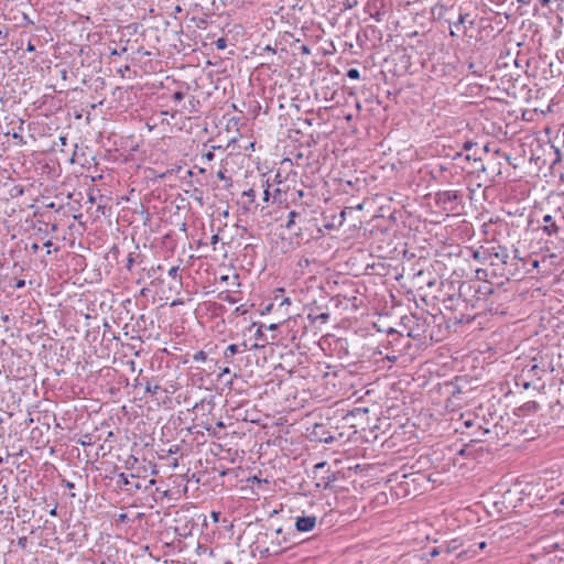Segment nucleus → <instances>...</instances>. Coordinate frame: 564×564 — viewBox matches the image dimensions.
<instances>
[{"label": "nucleus", "mask_w": 564, "mask_h": 564, "mask_svg": "<svg viewBox=\"0 0 564 564\" xmlns=\"http://www.w3.org/2000/svg\"><path fill=\"white\" fill-rule=\"evenodd\" d=\"M459 296L466 301V305H469L473 314L494 312L495 301L491 296L495 294L492 284L488 281H463L458 286Z\"/></svg>", "instance_id": "f257e3e1"}, {"label": "nucleus", "mask_w": 564, "mask_h": 564, "mask_svg": "<svg viewBox=\"0 0 564 564\" xmlns=\"http://www.w3.org/2000/svg\"><path fill=\"white\" fill-rule=\"evenodd\" d=\"M551 371H553V366L550 357L539 354L532 357L530 362L523 367L520 377L517 379V386L541 391L545 388L543 378Z\"/></svg>", "instance_id": "f03ea898"}, {"label": "nucleus", "mask_w": 564, "mask_h": 564, "mask_svg": "<svg viewBox=\"0 0 564 564\" xmlns=\"http://www.w3.org/2000/svg\"><path fill=\"white\" fill-rule=\"evenodd\" d=\"M313 474L314 478L317 480V488L326 489L337 479L335 473L327 467L325 462L316 464L314 466Z\"/></svg>", "instance_id": "7ed1b4c3"}, {"label": "nucleus", "mask_w": 564, "mask_h": 564, "mask_svg": "<svg viewBox=\"0 0 564 564\" xmlns=\"http://www.w3.org/2000/svg\"><path fill=\"white\" fill-rule=\"evenodd\" d=\"M509 259V252L506 247L497 246L482 250V260L491 265L506 264Z\"/></svg>", "instance_id": "20e7f679"}, {"label": "nucleus", "mask_w": 564, "mask_h": 564, "mask_svg": "<svg viewBox=\"0 0 564 564\" xmlns=\"http://www.w3.org/2000/svg\"><path fill=\"white\" fill-rule=\"evenodd\" d=\"M116 484L120 490L128 491L129 494H134L142 488L139 478L133 474L127 475L120 473L116 479Z\"/></svg>", "instance_id": "39448f33"}, {"label": "nucleus", "mask_w": 564, "mask_h": 564, "mask_svg": "<svg viewBox=\"0 0 564 564\" xmlns=\"http://www.w3.org/2000/svg\"><path fill=\"white\" fill-rule=\"evenodd\" d=\"M196 552L205 557L207 564H231L221 556V549H212L207 545L198 544Z\"/></svg>", "instance_id": "423d86ee"}, {"label": "nucleus", "mask_w": 564, "mask_h": 564, "mask_svg": "<svg viewBox=\"0 0 564 564\" xmlns=\"http://www.w3.org/2000/svg\"><path fill=\"white\" fill-rule=\"evenodd\" d=\"M456 313H454L455 315L453 316V318L457 322V323H469L470 321L475 319L476 317V314H473L471 312V308L469 307V305H466V301L464 299H462L459 295H458V301L456 302Z\"/></svg>", "instance_id": "0eeeda50"}, {"label": "nucleus", "mask_w": 564, "mask_h": 564, "mask_svg": "<svg viewBox=\"0 0 564 564\" xmlns=\"http://www.w3.org/2000/svg\"><path fill=\"white\" fill-rule=\"evenodd\" d=\"M317 525V517L302 514L295 518L294 528L297 532H312Z\"/></svg>", "instance_id": "6e6552de"}, {"label": "nucleus", "mask_w": 564, "mask_h": 564, "mask_svg": "<svg viewBox=\"0 0 564 564\" xmlns=\"http://www.w3.org/2000/svg\"><path fill=\"white\" fill-rule=\"evenodd\" d=\"M313 440L316 442L332 443L335 436L326 430L324 424H315L312 431Z\"/></svg>", "instance_id": "1a4fd4ad"}, {"label": "nucleus", "mask_w": 564, "mask_h": 564, "mask_svg": "<svg viewBox=\"0 0 564 564\" xmlns=\"http://www.w3.org/2000/svg\"><path fill=\"white\" fill-rule=\"evenodd\" d=\"M242 346H243L242 349L240 348L239 345H236V344H231V345L227 346L223 354L224 362L227 365H234L235 356L238 354H242V352L247 351V349H248L246 344H243Z\"/></svg>", "instance_id": "9d476101"}, {"label": "nucleus", "mask_w": 564, "mask_h": 564, "mask_svg": "<svg viewBox=\"0 0 564 564\" xmlns=\"http://www.w3.org/2000/svg\"><path fill=\"white\" fill-rule=\"evenodd\" d=\"M540 410V404L536 401H528L523 403L521 406L516 409V415L525 416L532 413H535Z\"/></svg>", "instance_id": "9b49d317"}, {"label": "nucleus", "mask_w": 564, "mask_h": 564, "mask_svg": "<svg viewBox=\"0 0 564 564\" xmlns=\"http://www.w3.org/2000/svg\"><path fill=\"white\" fill-rule=\"evenodd\" d=\"M543 231L549 236L556 235L560 231V227L556 225L555 220L551 215H545L543 217Z\"/></svg>", "instance_id": "f8f14e48"}, {"label": "nucleus", "mask_w": 564, "mask_h": 564, "mask_svg": "<svg viewBox=\"0 0 564 564\" xmlns=\"http://www.w3.org/2000/svg\"><path fill=\"white\" fill-rule=\"evenodd\" d=\"M443 554H452L463 546L460 539H453L441 544Z\"/></svg>", "instance_id": "ddd939ff"}, {"label": "nucleus", "mask_w": 564, "mask_h": 564, "mask_svg": "<svg viewBox=\"0 0 564 564\" xmlns=\"http://www.w3.org/2000/svg\"><path fill=\"white\" fill-rule=\"evenodd\" d=\"M288 221H286V225L285 227L289 229V230H295L296 229V219H301L302 218V213L301 212H297V210H291L289 213V216H288ZM302 230L301 227H297V231H295V234H299L300 231Z\"/></svg>", "instance_id": "4468645a"}, {"label": "nucleus", "mask_w": 564, "mask_h": 564, "mask_svg": "<svg viewBox=\"0 0 564 564\" xmlns=\"http://www.w3.org/2000/svg\"><path fill=\"white\" fill-rule=\"evenodd\" d=\"M243 209L250 210L251 205L256 204V192L253 188L242 192Z\"/></svg>", "instance_id": "2eb2a0df"}, {"label": "nucleus", "mask_w": 564, "mask_h": 564, "mask_svg": "<svg viewBox=\"0 0 564 564\" xmlns=\"http://www.w3.org/2000/svg\"><path fill=\"white\" fill-rule=\"evenodd\" d=\"M458 301L457 294H449L447 297L443 300V306L446 311H451L452 313H456V302Z\"/></svg>", "instance_id": "dca6fc26"}, {"label": "nucleus", "mask_w": 564, "mask_h": 564, "mask_svg": "<svg viewBox=\"0 0 564 564\" xmlns=\"http://www.w3.org/2000/svg\"><path fill=\"white\" fill-rule=\"evenodd\" d=\"M438 200L442 203L455 202L459 198V194L456 191H445L437 194Z\"/></svg>", "instance_id": "f3484780"}, {"label": "nucleus", "mask_w": 564, "mask_h": 564, "mask_svg": "<svg viewBox=\"0 0 564 564\" xmlns=\"http://www.w3.org/2000/svg\"><path fill=\"white\" fill-rule=\"evenodd\" d=\"M261 187L263 188V202L264 203H268L270 200V197H271V192H270V183H269V178H264V175L262 176L261 178Z\"/></svg>", "instance_id": "a211bd4d"}, {"label": "nucleus", "mask_w": 564, "mask_h": 564, "mask_svg": "<svg viewBox=\"0 0 564 564\" xmlns=\"http://www.w3.org/2000/svg\"><path fill=\"white\" fill-rule=\"evenodd\" d=\"M475 549L473 550H469V552H471L473 554L470 556H476L479 554V551H482L486 546H487V543L485 541L482 542H479L478 544H475ZM468 551H462L457 554V557H463L465 555H467Z\"/></svg>", "instance_id": "6ab92c4d"}, {"label": "nucleus", "mask_w": 564, "mask_h": 564, "mask_svg": "<svg viewBox=\"0 0 564 564\" xmlns=\"http://www.w3.org/2000/svg\"><path fill=\"white\" fill-rule=\"evenodd\" d=\"M160 389H161V387L159 384H152L149 381L145 384V392H148L150 394H156Z\"/></svg>", "instance_id": "aec40b11"}, {"label": "nucleus", "mask_w": 564, "mask_h": 564, "mask_svg": "<svg viewBox=\"0 0 564 564\" xmlns=\"http://www.w3.org/2000/svg\"><path fill=\"white\" fill-rule=\"evenodd\" d=\"M468 13H459L458 20L453 23V26L458 29L460 25L467 22Z\"/></svg>", "instance_id": "412c9836"}, {"label": "nucleus", "mask_w": 564, "mask_h": 564, "mask_svg": "<svg viewBox=\"0 0 564 564\" xmlns=\"http://www.w3.org/2000/svg\"><path fill=\"white\" fill-rule=\"evenodd\" d=\"M347 76L350 79H359L360 78V72L357 68H349L347 70Z\"/></svg>", "instance_id": "4be33fe9"}, {"label": "nucleus", "mask_w": 564, "mask_h": 564, "mask_svg": "<svg viewBox=\"0 0 564 564\" xmlns=\"http://www.w3.org/2000/svg\"><path fill=\"white\" fill-rule=\"evenodd\" d=\"M388 335L392 337V340L389 341L391 345L394 341H400L401 340V335L397 330H394V329H390Z\"/></svg>", "instance_id": "5701e85b"}, {"label": "nucleus", "mask_w": 564, "mask_h": 564, "mask_svg": "<svg viewBox=\"0 0 564 564\" xmlns=\"http://www.w3.org/2000/svg\"><path fill=\"white\" fill-rule=\"evenodd\" d=\"M217 429H219V430L225 429V423H224L223 421H220V420H219V421H217V422L215 423V427H214L213 430H212L210 427H206V430H207L208 432L213 433V434H216V433H217V432H216V430H217Z\"/></svg>", "instance_id": "b1692460"}, {"label": "nucleus", "mask_w": 564, "mask_h": 564, "mask_svg": "<svg viewBox=\"0 0 564 564\" xmlns=\"http://www.w3.org/2000/svg\"><path fill=\"white\" fill-rule=\"evenodd\" d=\"M215 44H216V47H217L218 50H225V48H226V46H227V41H226V39H224V37H219V39L215 42Z\"/></svg>", "instance_id": "393cba45"}, {"label": "nucleus", "mask_w": 564, "mask_h": 564, "mask_svg": "<svg viewBox=\"0 0 564 564\" xmlns=\"http://www.w3.org/2000/svg\"><path fill=\"white\" fill-rule=\"evenodd\" d=\"M441 554H443V550H442V546H441V545H438V546H434V547H432V550L430 551V555H431L432 557L438 556V555H441Z\"/></svg>", "instance_id": "a878e982"}, {"label": "nucleus", "mask_w": 564, "mask_h": 564, "mask_svg": "<svg viewBox=\"0 0 564 564\" xmlns=\"http://www.w3.org/2000/svg\"><path fill=\"white\" fill-rule=\"evenodd\" d=\"M178 270H180L178 265H174V267H172V268L169 270V272H167L169 276H170V278H172V279H176V278H177V275H178Z\"/></svg>", "instance_id": "bb28decb"}, {"label": "nucleus", "mask_w": 564, "mask_h": 564, "mask_svg": "<svg viewBox=\"0 0 564 564\" xmlns=\"http://www.w3.org/2000/svg\"><path fill=\"white\" fill-rule=\"evenodd\" d=\"M24 285H25V281H24V280H22V279H15V280H14V283H12V284H11V286H12L13 289H15V290H18V289H22V288H24Z\"/></svg>", "instance_id": "cd10ccee"}, {"label": "nucleus", "mask_w": 564, "mask_h": 564, "mask_svg": "<svg viewBox=\"0 0 564 564\" xmlns=\"http://www.w3.org/2000/svg\"><path fill=\"white\" fill-rule=\"evenodd\" d=\"M184 97H185V94H184L183 91H181V90L175 91V93L173 94V96H172L173 100H174V101H177V102H178V101H181V100H183V99H184Z\"/></svg>", "instance_id": "c85d7f7f"}, {"label": "nucleus", "mask_w": 564, "mask_h": 564, "mask_svg": "<svg viewBox=\"0 0 564 564\" xmlns=\"http://www.w3.org/2000/svg\"><path fill=\"white\" fill-rule=\"evenodd\" d=\"M26 545H28V538L26 536H21L18 539V546L21 547L22 550L26 549Z\"/></svg>", "instance_id": "c756f323"}, {"label": "nucleus", "mask_w": 564, "mask_h": 564, "mask_svg": "<svg viewBox=\"0 0 564 564\" xmlns=\"http://www.w3.org/2000/svg\"><path fill=\"white\" fill-rule=\"evenodd\" d=\"M134 262V253H129L128 258H127V269L128 270H131V267Z\"/></svg>", "instance_id": "7c9ffc66"}, {"label": "nucleus", "mask_w": 564, "mask_h": 564, "mask_svg": "<svg viewBox=\"0 0 564 564\" xmlns=\"http://www.w3.org/2000/svg\"><path fill=\"white\" fill-rule=\"evenodd\" d=\"M203 158L207 161V162H210L215 159V153L213 151H208L206 153L203 154Z\"/></svg>", "instance_id": "2f4dec72"}, {"label": "nucleus", "mask_w": 564, "mask_h": 564, "mask_svg": "<svg viewBox=\"0 0 564 564\" xmlns=\"http://www.w3.org/2000/svg\"><path fill=\"white\" fill-rule=\"evenodd\" d=\"M473 258H474L475 260H477V261L485 262V261L482 260V251H480V250H476V251H474V253H473Z\"/></svg>", "instance_id": "473e14b6"}, {"label": "nucleus", "mask_w": 564, "mask_h": 564, "mask_svg": "<svg viewBox=\"0 0 564 564\" xmlns=\"http://www.w3.org/2000/svg\"><path fill=\"white\" fill-rule=\"evenodd\" d=\"M206 359V354L204 351H198L194 355V360L198 361V360H205Z\"/></svg>", "instance_id": "72a5a7b5"}, {"label": "nucleus", "mask_w": 564, "mask_h": 564, "mask_svg": "<svg viewBox=\"0 0 564 564\" xmlns=\"http://www.w3.org/2000/svg\"><path fill=\"white\" fill-rule=\"evenodd\" d=\"M188 104L191 106L189 112H192L193 110H195V106L198 105L199 101L195 97H192Z\"/></svg>", "instance_id": "f704fd0d"}, {"label": "nucleus", "mask_w": 564, "mask_h": 564, "mask_svg": "<svg viewBox=\"0 0 564 564\" xmlns=\"http://www.w3.org/2000/svg\"><path fill=\"white\" fill-rule=\"evenodd\" d=\"M346 209L341 210L340 214H339V220H338V227L343 226L344 221H345V218H346Z\"/></svg>", "instance_id": "c9c22d12"}, {"label": "nucleus", "mask_w": 564, "mask_h": 564, "mask_svg": "<svg viewBox=\"0 0 564 564\" xmlns=\"http://www.w3.org/2000/svg\"><path fill=\"white\" fill-rule=\"evenodd\" d=\"M221 372L219 375V377L221 378L223 376L225 375H229L231 372L230 368H229V365H227L226 367L224 368H220Z\"/></svg>", "instance_id": "e433bc0d"}, {"label": "nucleus", "mask_w": 564, "mask_h": 564, "mask_svg": "<svg viewBox=\"0 0 564 564\" xmlns=\"http://www.w3.org/2000/svg\"><path fill=\"white\" fill-rule=\"evenodd\" d=\"M473 145H474V142H473V141H466V142H464V144H463V150H465V151H469V150L473 148Z\"/></svg>", "instance_id": "4c0bfd02"}, {"label": "nucleus", "mask_w": 564, "mask_h": 564, "mask_svg": "<svg viewBox=\"0 0 564 564\" xmlns=\"http://www.w3.org/2000/svg\"><path fill=\"white\" fill-rule=\"evenodd\" d=\"M219 241V236L216 234V235H213L212 238H210V245L212 246H216Z\"/></svg>", "instance_id": "58836bf2"}, {"label": "nucleus", "mask_w": 564, "mask_h": 564, "mask_svg": "<svg viewBox=\"0 0 564 564\" xmlns=\"http://www.w3.org/2000/svg\"><path fill=\"white\" fill-rule=\"evenodd\" d=\"M35 45L32 43V41H29L28 42V45H26V51L28 52H35Z\"/></svg>", "instance_id": "ea45409f"}, {"label": "nucleus", "mask_w": 564, "mask_h": 564, "mask_svg": "<svg viewBox=\"0 0 564 564\" xmlns=\"http://www.w3.org/2000/svg\"><path fill=\"white\" fill-rule=\"evenodd\" d=\"M63 484L68 489H73L75 487V485L69 480H63Z\"/></svg>", "instance_id": "a19ab883"}, {"label": "nucleus", "mask_w": 564, "mask_h": 564, "mask_svg": "<svg viewBox=\"0 0 564 564\" xmlns=\"http://www.w3.org/2000/svg\"><path fill=\"white\" fill-rule=\"evenodd\" d=\"M469 69L473 70V74L477 75V76H481V73L477 72L476 70V67H475V64L474 63H470L469 64Z\"/></svg>", "instance_id": "79ce46f5"}, {"label": "nucleus", "mask_w": 564, "mask_h": 564, "mask_svg": "<svg viewBox=\"0 0 564 564\" xmlns=\"http://www.w3.org/2000/svg\"><path fill=\"white\" fill-rule=\"evenodd\" d=\"M469 69L473 70V74L477 75V76H481V73L477 72L476 70V67H475V64L474 63H470L469 64Z\"/></svg>", "instance_id": "37998d69"}, {"label": "nucleus", "mask_w": 564, "mask_h": 564, "mask_svg": "<svg viewBox=\"0 0 564 564\" xmlns=\"http://www.w3.org/2000/svg\"><path fill=\"white\" fill-rule=\"evenodd\" d=\"M31 249H32L33 252H36L39 250V245L37 243H33L31 246Z\"/></svg>", "instance_id": "c03bdc74"}, {"label": "nucleus", "mask_w": 564, "mask_h": 564, "mask_svg": "<svg viewBox=\"0 0 564 564\" xmlns=\"http://www.w3.org/2000/svg\"><path fill=\"white\" fill-rule=\"evenodd\" d=\"M409 336H411V337H417V336H420V334H419V333H416V334H415V333H414V329H411V330H410V333H409Z\"/></svg>", "instance_id": "a18cd8bd"}, {"label": "nucleus", "mask_w": 564, "mask_h": 564, "mask_svg": "<svg viewBox=\"0 0 564 564\" xmlns=\"http://www.w3.org/2000/svg\"><path fill=\"white\" fill-rule=\"evenodd\" d=\"M50 514H51V516H53V517L57 516V509H56V507H55V508H53V509L50 511Z\"/></svg>", "instance_id": "49530a36"}, {"label": "nucleus", "mask_w": 564, "mask_h": 564, "mask_svg": "<svg viewBox=\"0 0 564 564\" xmlns=\"http://www.w3.org/2000/svg\"><path fill=\"white\" fill-rule=\"evenodd\" d=\"M387 358L390 360V361H397L398 357L395 355L393 356H387Z\"/></svg>", "instance_id": "de8ad7c7"}, {"label": "nucleus", "mask_w": 564, "mask_h": 564, "mask_svg": "<svg viewBox=\"0 0 564 564\" xmlns=\"http://www.w3.org/2000/svg\"><path fill=\"white\" fill-rule=\"evenodd\" d=\"M59 140H61L62 144L65 145L66 141H67V138L66 137H61Z\"/></svg>", "instance_id": "09e8293b"}, {"label": "nucleus", "mask_w": 564, "mask_h": 564, "mask_svg": "<svg viewBox=\"0 0 564 564\" xmlns=\"http://www.w3.org/2000/svg\"><path fill=\"white\" fill-rule=\"evenodd\" d=\"M52 246V241L51 240H47L46 242H44V247H51Z\"/></svg>", "instance_id": "8fccbe9b"}, {"label": "nucleus", "mask_w": 564, "mask_h": 564, "mask_svg": "<svg viewBox=\"0 0 564 564\" xmlns=\"http://www.w3.org/2000/svg\"><path fill=\"white\" fill-rule=\"evenodd\" d=\"M542 6H547L550 3V0H541Z\"/></svg>", "instance_id": "3c124183"}, {"label": "nucleus", "mask_w": 564, "mask_h": 564, "mask_svg": "<svg viewBox=\"0 0 564 564\" xmlns=\"http://www.w3.org/2000/svg\"><path fill=\"white\" fill-rule=\"evenodd\" d=\"M186 175L189 176V177L193 176V171L192 170H187L186 171Z\"/></svg>", "instance_id": "603ef678"}, {"label": "nucleus", "mask_w": 564, "mask_h": 564, "mask_svg": "<svg viewBox=\"0 0 564 564\" xmlns=\"http://www.w3.org/2000/svg\"><path fill=\"white\" fill-rule=\"evenodd\" d=\"M449 35H451V36H456L455 30L451 29V30H449Z\"/></svg>", "instance_id": "864d4df0"}, {"label": "nucleus", "mask_w": 564, "mask_h": 564, "mask_svg": "<svg viewBox=\"0 0 564 564\" xmlns=\"http://www.w3.org/2000/svg\"><path fill=\"white\" fill-rule=\"evenodd\" d=\"M280 194H281V191H280L279 188H275V191H274V197H275L276 195H280Z\"/></svg>", "instance_id": "5fc2aeb1"}, {"label": "nucleus", "mask_w": 564, "mask_h": 564, "mask_svg": "<svg viewBox=\"0 0 564 564\" xmlns=\"http://www.w3.org/2000/svg\"><path fill=\"white\" fill-rule=\"evenodd\" d=\"M228 279H229V276H228V275H223V276L220 278V280H221V281H227Z\"/></svg>", "instance_id": "6e6d98bb"}, {"label": "nucleus", "mask_w": 564, "mask_h": 564, "mask_svg": "<svg viewBox=\"0 0 564 564\" xmlns=\"http://www.w3.org/2000/svg\"><path fill=\"white\" fill-rule=\"evenodd\" d=\"M468 24H469L470 28H473L474 26V20L468 21Z\"/></svg>", "instance_id": "4d7b16f0"}, {"label": "nucleus", "mask_w": 564, "mask_h": 564, "mask_svg": "<svg viewBox=\"0 0 564 564\" xmlns=\"http://www.w3.org/2000/svg\"><path fill=\"white\" fill-rule=\"evenodd\" d=\"M556 405H557V406H560V408H561V410H563V411H564V406H562V405L560 404V402H558V401L556 402Z\"/></svg>", "instance_id": "13d9d810"}, {"label": "nucleus", "mask_w": 564, "mask_h": 564, "mask_svg": "<svg viewBox=\"0 0 564 564\" xmlns=\"http://www.w3.org/2000/svg\"><path fill=\"white\" fill-rule=\"evenodd\" d=\"M127 518L126 514H120V520H124Z\"/></svg>", "instance_id": "bf43d9fd"}, {"label": "nucleus", "mask_w": 564, "mask_h": 564, "mask_svg": "<svg viewBox=\"0 0 564 564\" xmlns=\"http://www.w3.org/2000/svg\"><path fill=\"white\" fill-rule=\"evenodd\" d=\"M149 484H150V485H154V484H155V480H154V479H151V480H149Z\"/></svg>", "instance_id": "052dcab7"}, {"label": "nucleus", "mask_w": 564, "mask_h": 564, "mask_svg": "<svg viewBox=\"0 0 564 564\" xmlns=\"http://www.w3.org/2000/svg\"><path fill=\"white\" fill-rule=\"evenodd\" d=\"M257 334H258V336H261V335H262V333H261V329H260V328L257 330Z\"/></svg>", "instance_id": "680f3d73"}, {"label": "nucleus", "mask_w": 564, "mask_h": 564, "mask_svg": "<svg viewBox=\"0 0 564 564\" xmlns=\"http://www.w3.org/2000/svg\"><path fill=\"white\" fill-rule=\"evenodd\" d=\"M260 552H261V553H262V552L270 553V549H269V547H267L264 551H260Z\"/></svg>", "instance_id": "e2e57ef3"}, {"label": "nucleus", "mask_w": 564, "mask_h": 564, "mask_svg": "<svg viewBox=\"0 0 564 564\" xmlns=\"http://www.w3.org/2000/svg\"><path fill=\"white\" fill-rule=\"evenodd\" d=\"M218 176H219L220 178H223V177H224L223 172H219V173H218Z\"/></svg>", "instance_id": "0e129e2a"}, {"label": "nucleus", "mask_w": 564, "mask_h": 564, "mask_svg": "<svg viewBox=\"0 0 564 564\" xmlns=\"http://www.w3.org/2000/svg\"><path fill=\"white\" fill-rule=\"evenodd\" d=\"M156 270L161 271L162 270V265H158Z\"/></svg>", "instance_id": "69168bd1"}, {"label": "nucleus", "mask_w": 564, "mask_h": 564, "mask_svg": "<svg viewBox=\"0 0 564 564\" xmlns=\"http://www.w3.org/2000/svg\"><path fill=\"white\" fill-rule=\"evenodd\" d=\"M13 138H15V139H17V138H21V137H20L19 134L14 133V134H13Z\"/></svg>", "instance_id": "338daca9"}, {"label": "nucleus", "mask_w": 564, "mask_h": 564, "mask_svg": "<svg viewBox=\"0 0 564 564\" xmlns=\"http://www.w3.org/2000/svg\"><path fill=\"white\" fill-rule=\"evenodd\" d=\"M238 278H239V275H238V274H235V275H234V279H235V280H238Z\"/></svg>", "instance_id": "774afa93"}]
</instances>
